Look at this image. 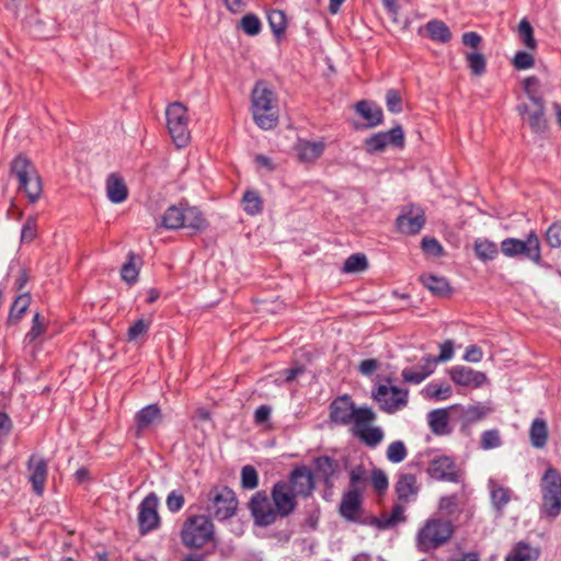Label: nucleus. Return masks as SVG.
I'll return each instance as SVG.
<instances>
[{"instance_id": "obj_1", "label": "nucleus", "mask_w": 561, "mask_h": 561, "mask_svg": "<svg viewBox=\"0 0 561 561\" xmlns=\"http://www.w3.org/2000/svg\"><path fill=\"white\" fill-rule=\"evenodd\" d=\"M251 112L254 123L264 130L278 123V105L274 91L264 81L255 83L251 93Z\"/></svg>"}, {"instance_id": "obj_2", "label": "nucleus", "mask_w": 561, "mask_h": 561, "mask_svg": "<svg viewBox=\"0 0 561 561\" xmlns=\"http://www.w3.org/2000/svg\"><path fill=\"white\" fill-rule=\"evenodd\" d=\"M455 533L450 520L438 517L428 518L416 534V547L420 551L430 552L446 545Z\"/></svg>"}, {"instance_id": "obj_3", "label": "nucleus", "mask_w": 561, "mask_h": 561, "mask_svg": "<svg viewBox=\"0 0 561 561\" xmlns=\"http://www.w3.org/2000/svg\"><path fill=\"white\" fill-rule=\"evenodd\" d=\"M11 174L19 182V190L31 203L39 199L43 191L41 176L30 159L20 154L11 162Z\"/></svg>"}, {"instance_id": "obj_4", "label": "nucleus", "mask_w": 561, "mask_h": 561, "mask_svg": "<svg viewBox=\"0 0 561 561\" xmlns=\"http://www.w3.org/2000/svg\"><path fill=\"white\" fill-rule=\"evenodd\" d=\"M541 514L556 518L561 513V474L549 467L540 481Z\"/></svg>"}, {"instance_id": "obj_5", "label": "nucleus", "mask_w": 561, "mask_h": 561, "mask_svg": "<svg viewBox=\"0 0 561 561\" xmlns=\"http://www.w3.org/2000/svg\"><path fill=\"white\" fill-rule=\"evenodd\" d=\"M376 413L371 408L363 405L359 407L356 416L351 423V431L353 435L371 448L377 447L385 436L382 428L373 424L376 421Z\"/></svg>"}, {"instance_id": "obj_6", "label": "nucleus", "mask_w": 561, "mask_h": 561, "mask_svg": "<svg viewBox=\"0 0 561 561\" xmlns=\"http://www.w3.org/2000/svg\"><path fill=\"white\" fill-rule=\"evenodd\" d=\"M214 535V525L205 515L188 517L181 530L182 543L188 548H201L207 543Z\"/></svg>"}, {"instance_id": "obj_7", "label": "nucleus", "mask_w": 561, "mask_h": 561, "mask_svg": "<svg viewBox=\"0 0 561 561\" xmlns=\"http://www.w3.org/2000/svg\"><path fill=\"white\" fill-rule=\"evenodd\" d=\"M237 499L233 491L227 486H215L206 494L205 510L218 520H225L234 515Z\"/></svg>"}, {"instance_id": "obj_8", "label": "nucleus", "mask_w": 561, "mask_h": 561, "mask_svg": "<svg viewBox=\"0 0 561 561\" xmlns=\"http://www.w3.org/2000/svg\"><path fill=\"white\" fill-rule=\"evenodd\" d=\"M165 116L167 126L175 146L185 147L191 139L186 107L180 102L172 103L168 106Z\"/></svg>"}, {"instance_id": "obj_9", "label": "nucleus", "mask_w": 561, "mask_h": 561, "mask_svg": "<svg viewBox=\"0 0 561 561\" xmlns=\"http://www.w3.org/2000/svg\"><path fill=\"white\" fill-rule=\"evenodd\" d=\"M373 399L379 404L380 410L393 414L408 405V389L397 386L379 385L373 391Z\"/></svg>"}, {"instance_id": "obj_10", "label": "nucleus", "mask_w": 561, "mask_h": 561, "mask_svg": "<svg viewBox=\"0 0 561 561\" xmlns=\"http://www.w3.org/2000/svg\"><path fill=\"white\" fill-rule=\"evenodd\" d=\"M501 251L505 256L513 257L524 255L535 263L541 259L540 242L536 232L528 233L526 240L506 238L501 242Z\"/></svg>"}, {"instance_id": "obj_11", "label": "nucleus", "mask_w": 561, "mask_h": 561, "mask_svg": "<svg viewBox=\"0 0 561 561\" xmlns=\"http://www.w3.org/2000/svg\"><path fill=\"white\" fill-rule=\"evenodd\" d=\"M159 499L154 493L148 494L139 504L138 524L142 534L149 533L159 526Z\"/></svg>"}, {"instance_id": "obj_12", "label": "nucleus", "mask_w": 561, "mask_h": 561, "mask_svg": "<svg viewBox=\"0 0 561 561\" xmlns=\"http://www.w3.org/2000/svg\"><path fill=\"white\" fill-rule=\"evenodd\" d=\"M368 152L382 151L388 146L402 148L404 146V133L401 126H394L388 131L373 135L365 140Z\"/></svg>"}, {"instance_id": "obj_13", "label": "nucleus", "mask_w": 561, "mask_h": 561, "mask_svg": "<svg viewBox=\"0 0 561 561\" xmlns=\"http://www.w3.org/2000/svg\"><path fill=\"white\" fill-rule=\"evenodd\" d=\"M249 506L255 523L260 526H268L279 516L275 506L262 492H257L252 496Z\"/></svg>"}, {"instance_id": "obj_14", "label": "nucleus", "mask_w": 561, "mask_h": 561, "mask_svg": "<svg viewBox=\"0 0 561 561\" xmlns=\"http://www.w3.org/2000/svg\"><path fill=\"white\" fill-rule=\"evenodd\" d=\"M427 473L435 480L449 482H459L461 477L454 459L448 456L433 458L428 463Z\"/></svg>"}, {"instance_id": "obj_15", "label": "nucleus", "mask_w": 561, "mask_h": 561, "mask_svg": "<svg viewBox=\"0 0 561 561\" xmlns=\"http://www.w3.org/2000/svg\"><path fill=\"white\" fill-rule=\"evenodd\" d=\"M425 224V215L421 207L411 205L404 207L397 218V227L401 233L415 234Z\"/></svg>"}, {"instance_id": "obj_16", "label": "nucleus", "mask_w": 561, "mask_h": 561, "mask_svg": "<svg viewBox=\"0 0 561 561\" xmlns=\"http://www.w3.org/2000/svg\"><path fill=\"white\" fill-rule=\"evenodd\" d=\"M359 407L348 396L336 398L330 405V419L340 425H351Z\"/></svg>"}, {"instance_id": "obj_17", "label": "nucleus", "mask_w": 561, "mask_h": 561, "mask_svg": "<svg viewBox=\"0 0 561 561\" xmlns=\"http://www.w3.org/2000/svg\"><path fill=\"white\" fill-rule=\"evenodd\" d=\"M285 481H279L272 489L273 504L280 517L288 516L297 505V496Z\"/></svg>"}, {"instance_id": "obj_18", "label": "nucleus", "mask_w": 561, "mask_h": 561, "mask_svg": "<svg viewBox=\"0 0 561 561\" xmlns=\"http://www.w3.org/2000/svg\"><path fill=\"white\" fill-rule=\"evenodd\" d=\"M285 482L290 485L289 490L297 497H307L314 489L311 470L305 466L295 468L289 476V480Z\"/></svg>"}, {"instance_id": "obj_19", "label": "nucleus", "mask_w": 561, "mask_h": 561, "mask_svg": "<svg viewBox=\"0 0 561 561\" xmlns=\"http://www.w3.org/2000/svg\"><path fill=\"white\" fill-rule=\"evenodd\" d=\"M27 478L32 484L33 491L37 495H43L48 474L47 461L36 455H32L27 461Z\"/></svg>"}, {"instance_id": "obj_20", "label": "nucleus", "mask_w": 561, "mask_h": 561, "mask_svg": "<svg viewBox=\"0 0 561 561\" xmlns=\"http://www.w3.org/2000/svg\"><path fill=\"white\" fill-rule=\"evenodd\" d=\"M545 106L542 100L531 102V104H520L518 112L528 123L533 131L540 134L547 129V121L545 118Z\"/></svg>"}, {"instance_id": "obj_21", "label": "nucleus", "mask_w": 561, "mask_h": 561, "mask_svg": "<svg viewBox=\"0 0 561 561\" xmlns=\"http://www.w3.org/2000/svg\"><path fill=\"white\" fill-rule=\"evenodd\" d=\"M449 375L455 383L463 387L479 388L486 381L484 373L467 366H455L449 370Z\"/></svg>"}, {"instance_id": "obj_22", "label": "nucleus", "mask_w": 561, "mask_h": 561, "mask_svg": "<svg viewBox=\"0 0 561 561\" xmlns=\"http://www.w3.org/2000/svg\"><path fill=\"white\" fill-rule=\"evenodd\" d=\"M420 485L416 477L412 473H400L396 483V493L399 501L410 503L415 501Z\"/></svg>"}, {"instance_id": "obj_23", "label": "nucleus", "mask_w": 561, "mask_h": 561, "mask_svg": "<svg viewBox=\"0 0 561 561\" xmlns=\"http://www.w3.org/2000/svg\"><path fill=\"white\" fill-rule=\"evenodd\" d=\"M325 149L324 141H308V140H299L295 150L298 156V159L305 163H311L317 161L323 153Z\"/></svg>"}, {"instance_id": "obj_24", "label": "nucleus", "mask_w": 561, "mask_h": 561, "mask_svg": "<svg viewBox=\"0 0 561 561\" xmlns=\"http://www.w3.org/2000/svg\"><path fill=\"white\" fill-rule=\"evenodd\" d=\"M491 504L499 515H503L505 506L512 499V490L490 479L488 482Z\"/></svg>"}, {"instance_id": "obj_25", "label": "nucleus", "mask_w": 561, "mask_h": 561, "mask_svg": "<svg viewBox=\"0 0 561 561\" xmlns=\"http://www.w3.org/2000/svg\"><path fill=\"white\" fill-rule=\"evenodd\" d=\"M107 198L114 204H121L128 196V188L123 178L116 173H111L105 182Z\"/></svg>"}, {"instance_id": "obj_26", "label": "nucleus", "mask_w": 561, "mask_h": 561, "mask_svg": "<svg viewBox=\"0 0 561 561\" xmlns=\"http://www.w3.org/2000/svg\"><path fill=\"white\" fill-rule=\"evenodd\" d=\"M360 511L359 490H348L342 497L340 513L348 520H355Z\"/></svg>"}, {"instance_id": "obj_27", "label": "nucleus", "mask_w": 561, "mask_h": 561, "mask_svg": "<svg viewBox=\"0 0 561 561\" xmlns=\"http://www.w3.org/2000/svg\"><path fill=\"white\" fill-rule=\"evenodd\" d=\"M161 421V411L157 404L142 408L136 415V433L139 436L142 431Z\"/></svg>"}, {"instance_id": "obj_28", "label": "nucleus", "mask_w": 561, "mask_h": 561, "mask_svg": "<svg viewBox=\"0 0 561 561\" xmlns=\"http://www.w3.org/2000/svg\"><path fill=\"white\" fill-rule=\"evenodd\" d=\"M427 423L435 435H446L450 433L448 409H436L427 414Z\"/></svg>"}, {"instance_id": "obj_29", "label": "nucleus", "mask_w": 561, "mask_h": 561, "mask_svg": "<svg viewBox=\"0 0 561 561\" xmlns=\"http://www.w3.org/2000/svg\"><path fill=\"white\" fill-rule=\"evenodd\" d=\"M423 364L419 369L404 368L401 376L405 382L419 385L434 371L432 357L427 356L422 359Z\"/></svg>"}, {"instance_id": "obj_30", "label": "nucleus", "mask_w": 561, "mask_h": 561, "mask_svg": "<svg viewBox=\"0 0 561 561\" xmlns=\"http://www.w3.org/2000/svg\"><path fill=\"white\" fill-rule=\"evenodd\" d=\"M539 554L540 551L538 548L531 547L525 541H519L505 557V561H536Z\"/></svg>"}, {"instance_id": "obj_31", "label": "nucleus", "mask_w": 561, "mask_h": 561, "mask_svg": "<svg viewBox=\"0 0 561 561\" xmlns=\"http://www.w3.org/2000/svg\"><path fill=\"white\" fill-rule=\"evenodd\" d=\"M183 215L184 222L182 228H187L195 232L206 229L207 221L198 208L185 205Z\"/></svg>"}, {"instance_id": "obj_32", "label": "nucleus", "mask_w": 561, "mask_h": 561, "mask_svg": "<svg viewBox=\"0 0 561 561\" xmlns=\"http://www.w3.org/2000/svg\"><path fill=\"white\" fill-rule=\"evenodd\" d=\"M356 112L368 122L369 127H375L382 122V111L376 104L359 101L356 104Z\"/></svg>"}, {"instance_id": "obj_33", "label": "nucleus", "mask_w": 561, "mask_h": 561, "mask_svg": "<svg viewBox=\"0 0 561 561\" xmlns=\"http://www.w3.org/2000/svg\"><path fill=\"white\" fill-rule=\"evenodd\" d=\"M425 30L428 37L434 42L448 43L451 39L449 27L440 20L428 21L425 25Z\"/></svg>"}, {"instance_id": "obj_34", "label": "nucleus", "mask_w": 561, "mask_h": 561, "mask_svg": "<svg viewBox=\"0 0 561 561\" xmlns=\"http://www.w3.org/2000/svg\"><path fill=\"white\" fill-rule=\"evenodd\" d=\"M530 443L535 448H543L548 440V425L542 419H535L529 428Z\"/></svg>"}, {"instance_id": "obj_35", "label": "nucleus", "mask_w": 561, "mask_h": 561, "mask_svg": "<svg viewBox=\"0 0 561 561\" xmlns=\"http://www.w3.org/2000/svg\"><path fill=\"white\" fill-rule=\"evenodd\" d=\"M185 205H172L162 216V226L167 229H180L183 226V213Z\"/></svg>"}, {"instance_id": "obj_36", "label": "nucleus", "mask_w": 561, "mask_h": 561, "mask_svg": "<svg viewBox=\"0 0 561 561\" xmlns=\"http://www.w3.org/2000/svg\"><path fill=\"white\" fill-rule=\"evenodd\" d=\"M451 387L447 382L432 381L427 383L422 393L425 398L433 399L436 401H443L451 396Z\"/></svg>"}, {"instance_id": "obj_37", "label": "nucleus", "mask_w": 561, "mask_h": 561, "mask_svg": "<svg viewBox=\"0 0 561 561\" xmlns=\"http://www.w3.org/2000/svg\"><path fill=\"white\" fill-rule=\"evenodd\" d=\"M421 280L423 285L434 295L446 296L450 293L449 283L445 277L426 275L422 276Z\"/></svg>"}, {"instance_id": "obj_38", "label": "nucleus", "mask_w": 561, "mask_h": 561, "mask_svg": "<svg viewBox=\"0 0 561 561\" xmlns=\"http://www.w3.org/2000/svg\"><path fill=\"white\" fill-rule=\"evenodd\" d=\"M474 252L481 261H491L497 255V247L488 239H477L474 241Z\"/></svg>"}, {"instance_id": "obj_39", "label": "nucleus", "mask_w": 561, "mask_h": 561, "mask_svg": "<svg viewBox=\"0 0 561 561\" xmlns=\"http://www.w3.org/2000/svg\"><path fill=\"white\" fill-rule=\"evenodd\" d=\"M31 301L32 298L28 293L20 294L11 306L9 321L12 323L18 322L26 312Z\"/></svg>"}, {"instance_id": "obj_40", "label": "nucleus", "mask_w": 561, "mask_h": 561, "mask_svg": "<svg viewBox=\"0 0 561 561\" xmlns=\"http://www.w3.org/2000/svg\"><path fill=\"white\" fill-rule=\"evenodd\" d=\"M243 210L250 215L255 216L263 209V201L256 191H247L242 197Z\"/></svg>"}, {"instance_id": "obj_41", "label": "nucleus", "mask_w": 561, "mask_h": 561, "mask_svg": "<svg viewBox=\"0 0 561 561\" xmlns=\"http://www.w3.org/2000/svg\"><path fill=\"white\" fill-rule=\"evenodd\" d=\"M267 20L272 32L279 38L287 25L285 13L279 10H273L268 13Z\"/></svg>"}, {"instance_id": "obj_42", "label": "nucleus", "mask_w": 561, "mask_h": 561, "mask_svg": "<svg viewBox=\"0 0 561 561\" xmlns=\"http://www.w3.org/2000/svg\"><path fill=\"white\" fill-rule=\"evenodd\" d=\"M491 412H492V409L490 407L484 405L482 403H477V404H473V405H469L465 410L463 415H465V419L467 420V422L474 423V422H478L480 420H483Z\"/></svg>"}, {"instance_id": "obj_43", "label": "nucleus", "mask_w": 561, "mask_h": 561, "mask_svg": "<svg viewBox=\"0 0 561 561\" xmlns=\"http://www.w3.org/2000/svg\"><path fill=\"white\" fill-rule=\"evenodd\" d=\"M46 330L45 319L39 314L35 313L32 321L31 330L26 333L24 342L34 343Z\"/></svg>"}, {"instance_id": "obj_44", "label": "nucleus", "mask_w": 561, "mask_h": 561, "mask_svg": "<svg viewBox=\"0 0 561 561\" xmlns=\"http://www.w3.org/2000/svg\"><path fill=\"white\" fill-rule=\"evenodd\" d=\"M240 27L247 35L256 36L261 32L262 23L255 14L249 13L241 19Z\"/></svg>"}, {"instance_id": "obj_45", "label": "nucleus", "mask_w": 561, "mask_h": 561, "mask_svg": "<svg viewBox=\"0 0 561 561\" xmlns=\"http://www.w3.org/2000/svg\"><path fill=\"white\" fill-rule=\"evenodd\" d=\"M518 34H519L522 42L524 43V45L527 48H529V49L536 48L537 42L534 37V30H533V26L530 25V23L526 19H523L519 22Z\"/></svg>"}, {"instance_id": "obj_46", "label": "nucleus", "mask_w": 561, "mask_h": 561, "mask_svg": "<svg viewBox=\"0 0 561 561\" xmlns=\"http://www.w3.org/2000/svg\"><path fill=\"white\" fill-rule=\"evenodd\" d=\"M407 457V448L403 442H392L387 448V459L392 463H399Z\"/></svg>"}, {"instance_id": "obj_47", "label": "nucleus", "mask_w": 561, "mask_h": 561, "mask_svg": "<svg viewBox=\"0 0 561 561\" xmlns=\"http://www.w3.org/2000/svg\"><path fill=\"white\" fill-rule=\"evenodd\" d=\"M367 267V259L364 254H352L344 262L343 271L346 273L362 272Z\"/></svg>"}, {"instance_id": "obj_48", "label": "nucleus", "mask_w": 561, "mask_h": 561, "mask_svg": "<svg viewBox=\"0 0 561 561\" xmlns=\"http://www.w3.org/2000/svg\"><path fill=\"white\" fill-rule=\"evenodd\" d=\"M316 470L325 479L332 477L336 469V463L328 456H321L314 459Z\"/></svg>"}, {"instance_id": "obj_49", "label": "nucleus", "mask_w": 561, "mask_h": 561, "mask_svg": "<svg viewBox=\"0 0 561 561\" xmlns=\"http://www.w3.org/2000/svg\"><path fill=\"white\" fill-rule=\"evenodd\" d=\"M259 484V476L254 467L248 465L241 470V485L243 489L253 490Z\"/></svg>"}, {"instance_id": "obj_50", "label": "nucleus", "mask_w": 561, "mask_h": 561, "mask_svg": "<svg viewBox=\"0 0 561 561\" xmlns=\"http://www.w3.org/2000/svg\"><path fill=\"white\" fill-rule=\"evenodd\" d=\"M468 66L474 76H481L485 71V58L480 53H469L466 56Z\"/></svg>"}, {"instance_id": "obj_51", "label": "nucleus", "mask_w": 561, "mask_h": 561, "mask_svg": "<svg viewBox=\"0 0 561 561\" xmlns=\"http://www.w3.org/2000/svg\"><path fill=\"white\" fill-rule=\"evenodd\" d=\"M151 325V320L149 319H138L134 322L127 332L128 341H136L138 337L146 334Z\"/></svg>"}, {"instance_id": "obj_52", "label": "nucleus", "mask_w": 561, "mask_h": 561, "mask_svg": "<svg viewBox=\"0 0 561 561\" xmlns=\"http://www.w3.org/2000/svg\"><path fill=\"white\" fill-rule=\"evenodd\" d=\"M502 445L500 432L497 430H489L481 435V447L484 450L497 448Z\"/></svg>"}, {"instance_id": "obj_53", "label": "nucleus", "mask_w": 561, "mask_h": 561, "mask_svg": "<svg viewBox=\"0 0 561 561\" xmlns=\"http://www.w3.org/2000/svg\"><path fill=\"white\" fill-rule=\"evenodd\" d=\"M134 260L135 255L130 254L129 260L122 266L121 270L122 278L128 284L136 283L139 275V271L136 267Z\"/></svg>"}, {"instance_id": "obj_54", "label": "nucleus", "mask_w": 561, "mask_h": 561, "mask_svg": "<svg viewBox=\"0 0 561 561\" xmlns=\"http://www.w3.org/2000/svg\"><path fill=\"white\" fill-rule=\"evenodd\" d=\"M37 236V226L35 217H28L22 227L21 242L30 243Z\"/></svg>"}, {"instance_id": "obj_55", "label": "nucleus", "mask_w": 561, "mask_h": 561, "mask_svg": "<svg viewBox=\"0 0 561 561\" xmlns=\"http://www.w3.org/2000/svg\"><path fill=\"white\" fill-rule=\"evenodd\" d=\"M386 105L391 113H400L402 111V99L397 90L391 89L387 91Z\"/></svg>"}, {"instance_id": "obj_56", "label": "nucleus", "mask_w": 561, "mask_h": 561, "mask_svg": "<svg viewBox=\"0 0 561 561\" xmlns=\"http://www.w3.org/2000/svg\"><path fill=\"white\" fill-rule=\"evenodd\" d=\"M534 57L527 51L519 50L515 54L513 65L518 70L529 69L534 66Z\"/></svg>"}, {"instance_id": "obj_57", "label": "nucleus", "mask_w": 561, "mask_h": 561, "mask_svg": "<svg viewBox=\"0 0 561 561\" xmlns=\"http://www.w3.org/2000/svg\"><path fill=\"white\" fill-rule=\"evenodd\" d=\"M439 348H440L439 355L437 357H432L433 367H435V365L437 363L450 360L453 358V356H454V343H453V341H450V340L445 341L444 343H442L439 345Z\"/></svg>"}, {"instance_id": "obj_58", "label": "nucleus", "mask_w": 561, "mask_h": 561, "mask_svg": "<svg viewBox=\"0 0 561 561\" xmlns=\"http://www.w3.org/2000/svg\"><path fill=\"white\" fill-rule=\"evenodd\" d=\"M546 240L551 248L561 245V222H554L548 228Z\"/></svg>"}, {"instance_id": "obj_59", "label": "nucleus", "mask_w": 561, "mask_h": 561, "mask_svg": "<svg viewBox=\"0 0 561 561\" xmlns=\"http://www.w3.org/2000/svg\"><path fill=\"white\" fill-rule=\"evenodd\" d=\"M405 519L404 517V507L402 505H396L392 510V513L385 520L380 522V526L383 528L392 527L398 523H401Z\"/></svg>"}, {"instance_id": "obj_60", "label": "nucleus", "mask_w": 561, "mask_h": 561, "mask_svg": "<svg viewBox=\"0 0 561 561\" xmlns=\"http://www.w3.org/2000/svg\"><path fill=\"white\" fill-rule=\"evenodd\" d=\"M457 505H458L457 495L443 496L439 500L438 510L443 514L449 516L456 512Z\"/></svg>"}, {"instance_id": "obj_61", "label": "nucleus", "mask_w": 561, "mask_h": 561, "mask_svg": "<svg viewBox=\"0 0 561 561\" xmlns=\"http://www.w3.org/2000/svg\"><path fill=\"white\" fill-rule=\"evenodd\" d=\"M539 81L535 77H528L524 80V89L530 102L540 101L538 95Z\"/></svg>"}, {"instance_id": "obj_62", "label": "nucleus", "mask_w": 561, "mask_h": 561, "mask_svg": "<svg viewBox=\"0 0 561 561\" xmlns=\"http://www.w3.org/2000/svg\"><path fill=\"white\" fill-rule=\"evenodd\" d=\"M165 504L170 512H179L184 505V497L178 491H172L169 493Z\"/></svg>"}, {"instance_id": "obj_63", "label": "nucleus", "mask_w": 561, "mask_h": 561, "mask_svg": "<svg viewBox=\"0 0 561 561\" xmlns=\"http://www.w3.org/2000/svg\"><path fill=\"white\" fill-rule=\"evenodd\" d=\"M422 249L433 256H438L443 253V247L435 238H424L422 240Z\"/></svg>"}, {"instance_id": "obj_64", "label": "nucleus", "mask_w": 561, "mask_h": 561, "mask_svg": "<svg viewBox=\"0 0 561 561\" xmlns=\"http://www.w3.org/2000/svg\"><path fill=\"white\" fill-rule=\"evenodd\" d=\"M371 484L379 493L386 491L388 488V478L386 473L381 470H374L371 473Z\"/></svg>"}]
</instances>
